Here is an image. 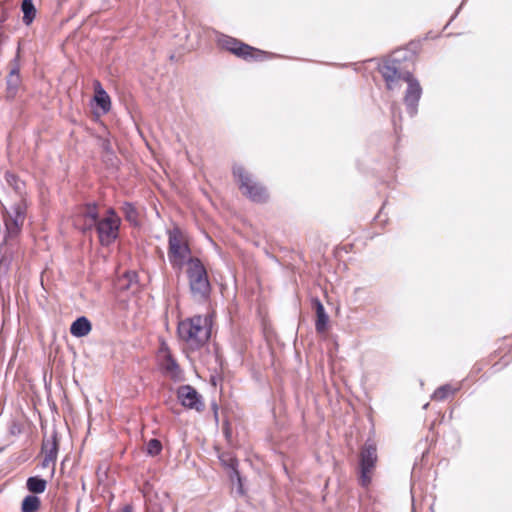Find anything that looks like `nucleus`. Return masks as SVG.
<instances>
[{
    "label": "nucleus",
    "instance_id": "f257e3e1",
    "mask_svg": "<svg viewBox=\"0 0 512 512\" xmlns=\"http://www.w3.org/2000/svg\"><path fill=\"white\" fill-rule=\"evenodd\" d=\"M75 224L83 232L95 228L99 243L102 246H110L119 236L121 219L112 208L99 217L97 205L87 204L82 214L76 218Z\"/></svg>",
    "mask_w": 512,
    "mask_h": 512
},
{
    "label": "nucleus",
    "instance_id": "f03ea898",
    "mask_svg": "<svg viewBox=\"0 0 512 512\" xmlns=\"http://www.w3.org/2000/svg\"><path fill=\"white\" fill-rule=\"evenodd\" d=\"M211 326L210 316L195 315L179 322L178 335L190 350H198L208 342Z\"/></svg>",
    "mask_w": 512,
    "mask_h": 512
},
{
    "label": "nucleus",
    "instance_id": "7ed1b4c3",
    "mask_svg": "<svg viewBox=\"0 0 512 512\" xmlns=\"http://www.w3.org/2000/svg\"><path fill=\"white\" fill-rule=\"evenodd\" d=\"M168 235V259L174 270L181 271L190 260L198 259L192 256L187 235L175 226L167 231Z\"/></svg>",
    "mask_w": 512,
    "mask_h": 512
},
{
    "label": "nucleus",
    "instance_id": "20e7f679",
    "mask_svg": "<svg viewBox=\"0 0 512 512\" xmlns=\"http://www.w3.org/2000/svg\"><path fill=\"white\" fill-rule=\"evenodd\" d=\"M186 274L193 297L199 301L208 300L211 292V284L207 270L199 258L189 261V264L186 266Z\"/></svg>",
    "mask_w": 512,
    "mask_h": 512
},
{
    "label": "nucleus",
    "instance_id": "39448f33",
    "mask_svg": "<svg viewBox=\"0 0 512 512\" xmlns=\"http://www.w3.org/2000/svg\"><path fill=\"white\" fill-rule=\"evenodd\" d=\"M219 45L224 50L245 61L262 62L273 58L272 53L252 47L231 36H223L220 38Z\"/></svg>",
    "mask_w": 512,
    "mask_h": 512
},
{
    "label": "nucleus",
    "instance_id": "423d86ee",
    "mask_svg": "<svg viewBox=\"0 0 512 512\" xmlns=\"http://www.w3.org/2000/svg\"><path fill=\"white\" fill-rule=\"evenodd\" d=\"M233 175L237 178L239 189L244 196L256 203H264L268 200L269 194L267 189L252 175H250L243 167H234Z\"/></svg>",
    "mask_w": 512,
    "mask_h": 512
},
{
    "label": "nucleus",
    "instance_id": "0eeeda50",
    "mask_svg": "<svg viewBox=\"0 0 512 512\" xmlns=\"http://www.w3.org/2000/svg\"><path fill=\"white\" fill-rule=\"evenodd\" d=\"M359 460V484L364 488H368L372 482L378 461L376 446L373 443H366L360 450Z\"/></svg>",
    "mask_w": 512,
    "mask_h": 512
},
{
    "label": "nucleus",
    "instance_id": "6e6552de",
    "mask_svg": "<svg viewBox=\"0 0 512 512\" xmlns=\"http://www.w3.org/2000/svg\"><path fill=\"white\" fill-rule=\"evenodd\" d=\"M157 360L165 376L173 381H182L184 379L182 369L165 342H162L158 349Z\"/></svg>",
    "mask_w": 512,
    "mask_h": 512
},
{
    "label": "nucleus",
    "instance_id": "1a4fd4ad",
    "mask_svg": "<svg viewBox=\"0 0 512 512\" xmlns=\"http://www.w3.org/2000/svg\"><path fill=\"white\" fill-rule=\"evenodd\" d=\"M177 399L186 409L201 412L205 408L202 396L191 385H181L176 391Z\"/></svg>",
    "mask_w": 512,
    "mask_h": 512
},
{
    "label": "nucleus",
    "instance_id": "9d476101",
    "mask_svg": "<svg viewBox=\"0 0 512 512\" xmlns=\"http://www.w3.org/2000/svg\"><path fill=\"white\" fill-rule=\"evenodd\" d=\"M59 440L57 432H53L50 438H44L42 442L41 453L43 460L41 463L42 468L52 467V475L55 472V463L58 456Z\"/></svg>",
    "mask_w": 512,
    "mask_h": 512
},
{
    "label": "nucleus",
    "instance_id": "9b49d317",
    "mask_svg": "<svg viewBox=\"0 0 512 512\" xmlns=\"http://www.w3.org/2000/svg\"><path fill=\"white\" fill-rule=\"evenodd\" d=\"M379 71L386 82L388 90L399 89L401 81H404L405 74H401L395 67L394 62H386L379 67Z\"/></svg>",
    "mask_w": 512,
    "mask_h": 512
},
{
    "label": "nucleus",
    "instance_id": "f8f14e48",
    "mask_svg": "<svg viewBox=\"0 0 512 512\" xmlns=\"http://www.w3.org/2000/svg\"><path fill=\"white\" fill-rule=\"evenodd\" d=\"M404 81L408 83V88L404 97V102L409 108H411L412 112H414L421 97L422 89L419 83L413 78L412 74L409 72L405 73Z\"/></svg>",
    "mask_w": 512,
    "mask_h": 512
},
{
    "label": "nucleus",
    "instance_id": "ddd939ff",
    "mask_svg": "<svg viewBox=\"0 0 512 512\" xmlns=\"http://www.w3.org/2000/svg\"><path fill=\"white\" fill-rule=\"evenodd\" d=\"M94 100L96 104L102 109L104 113H107L111 108V99L107 92L103 89L99 80H94Z\"/></svg>",
    "mask_w": 512,
    "mask_h": 512
},
{
    "label": "nucleus",
    "instance_id": "4468645a",
    "mask_svg": "<svg viewBox=\"0 0 512 512\" xmlns=\"http://www.w3.org/2000/svg\"><path fill=\"white\" fill-rule=\"evenodd\" d=\"M92 329L90 321L86 317L76 319L71 327L70 333L75 337H84L90 333Z\"/></svg>",
    "mask_w": 512,
    "mask_h": 512
},
{
    "label": "nucleus",
    "instance_id": "2eb2a0df",
    "mask_svg": "<svg viewBox=\"0 0 512 512\" xmlns=\"http://www.w3.org/2000/svg\"><path fill=\"white\" fill-rule=\"evenodd\" d=\"M313 304H314V307L316 310V316H317L316 323H315L316 331L319 333H323L326 331V328H327L328 316L325 313L324 306L320 302V300L315 299L313 301Z\"/></svg>",
    "mask_w": 512,
    "mask_h": 512
},
{
    "label": "nucleus",
    "instance_id": "dca6fc26",
    "mask_svg": "<svg viewBox=\"0 0 512 512\" xmlns=\"http://www.w3.org/2000/svg\"><path fill=\"white\" fill-rule=\"evenodd\" d=\"M47 481L39 476L29 477L26 481V488L32 494L44 493L47 488Z\"/></svg>",
    "mask_w": 512,
    "mask_h": 512
},
{
    "label": "nucleus",
    "instance_id": "f3484780",
    "mask_svg": "<svg viewBox=\"0 0 512 512\" xmlns=\"http://www.w3.org/2000/svg\"><path fill=\"white\" fill-rule=\"evenodd\" d=\"M41 508V500L36 495H27L21 503L22 512H38Z\"/></svg>",
    "mask_w": 512,
    "mask_h": 512
},
{
    "label": "nucleus",
    "instance_id": "a211bd4d",
    "mask_svg": "<svg viewBox=\"0 0 512 512\" xmlns=\"http://www.w3.org/2000/svg\"><path fill=\"white\" fill-rule=\"evenodd\" d=\"M457 390L458 388H455L450 384L442 385L434 391L432 395V400L444 401L449 397L453 396L457 392Z\"/></svg>",
    "mask_w": 512,
    "mask_h": 512
},
{
    "label": "nucleus",
    "instance_id": "6ab92c4d",
    "mask_svg": "<svg viewBox=\"0 0 512 512\" xmlns=\"http://www.w3.org/2000/svg\"><path fill=\"white\" fill-rule=\"evenodd\" d=\"M26 211H27V206L24 201H19L18 203L14 204V206H13V213H14L13 222H14L15 226L17 227V229H19L23 225V223L25 221V217H26Z\"/></svg>",
    "mask_w": 512,
    "mask_h": 512
},
{
    "label": "nucleus",
    "instance_id": "aec40b11",
    "mask_svg": "<svg viewBox=\"0 0 512 512\" xmlns=\"http://www.w3.org/2000/svg\"><path fill=\"white\" fill-rule=\"evenodd\" d=\"M21 10L23 12V22L26 25H30L36 16V8L33 4V0H23Z\"/></svg>",
    "mask_w": 512,
    "mask_h": 512
},
{
    "label": "nucleus",
    "instance_id": "412c9836",
    "mask_svg": "<svg viewBox=\"0 0 512 512\" xmlns=\"http://www.w3.org/2000/svg\"><path fill=\"white\" fill-rule=\"evenodd\" d=\"M121 211L125 216V219L130 223L136 224L138 221V212L135 207L130 203H124L121 207Z\"/></svg>",
    "mask_w": 512,
    "mask_h": 512
},
{
    "label": "nucleus",
    "instance_id": "4be33fe9",
    "mask_svg": "<svg viewBox=\"0 0 512 512\" xmlns=\"http://www.w3.org/2000/svg\"><path fill=\"white\" fill-rule=\"evenodd\" d=\"M147 454L154 457L161 453L162 443L158 439H150L146 447Z\"/></svg>",
    "mask_w": 512,
    "mask_h": 512
},
{
    "label": "nucleus",
    "instance_id": "5701e85b",
    "mask_svg": "<svg viewBox=\"0 0 512 512\" xmlns=\"http://www.w3.org/2000/svg\"><path fill=\"white\" fill-rule=\"evenodd\" d=\"M219 459L224 466L232 468L234 470L236 469L238 462L237 459L231 453L223 452L219 455Z\"/></svg>",
    "mask_w": 512,
    "mask_h": 512
},
{
    "label": "nucleus",
    "instance_id": "b1692460",
    "mask_svg": "<svg viewBox=\"0 0 512 512\" xmlns=\"http://www.w3.org/2000/svg\"><path fill=\"white\" fill-rule=\"evenodd\" d=\"M121 512H134V511H133V507L131 505H126L123 507Z\"/></svg>",
    "mask_w": 512,
    "mask_h": 512
}]
</instances>
